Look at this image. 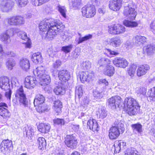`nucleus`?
<instances>
[{"label":"nucleus","mask_w":155,"mask_h":155,"mask_svg":"<svg viewBox=\"0 0 155 155\" xmlns=\"http://www.w3.org/2000/svg\"><path fill=\"white\" fill-rule=\"evenodd\" d=\"M137 92V94L140 95H142L144 96L146 94L147 89L144 87H141L139 89Z\"/></svg>","instance_id":"57"},{"label":"nucleus","mask_w":155,"mask_h":155,"mask_svg":"<svg viewBox=\"0 0 155 155\" xmlns=\"http://www.w3.org/2000/svg\"><path fill=\"white\" fill-rule=\"evenodd\" d=\"M15 61L12 58L8 59L6 62L7 67L8 69L11 70L12 67L15 65Z\"/></svg>","instance_id":"45"},{"label":"nucleus","mask_w":155,"mask_h":155,"mask_svg":"<svg viewBox=\"0 0 155 155\" xmlns=\"http://www.w3.org/2000/svg\"><path fill=\"white\" fill-rule=\"evenodd\" d=\"M61 64V61L60 60H58L53 63L52 66L55 69H57L60 67Z\"/></svg>","instance_id":"56"},{"label":"nucleus","mask_w":155,"mask_h":155,"mask_svg":"<svg viewBox=\"0 0 155 155\" xmlns=\"http://www.w3.org/2000/svg\"><path fill=\"white\" fill-rule=\"evenodd\" d=\"M19 37L23 40L28 41L29 38H28L26 33L23 31H21L19 32Z\"/></svg>","instance_id":"53"},{"label":"nucleus","mask_w":155,"mask_h":155,"mask_svg":"<svg viewBox=\"0 0 155 155\" xmlns=\"http://www.w3.org/2000/svg\"><path fill=\"white\" fill-rule=\"evenodd\" d=\"M45 100L44 96L41 94H37L34 101V104L35 106L43 104Z\"/></svg>","instance_id":"26"},{"label":"nucleus","mask_w":155,"mask_h":155,"mask_svg":"<svg viewBox=\"0 0 155 155\" xmlns=\"http://www.w3.org/2000/svg\"><path fill=\"white\" fill-rule=\"evenodd\" d=\"M82 12L84 16L90 18L95 14V9L93 5H86L82 8Z\"/></svg>","instance_id":"7"},{"label":"nucleus","mask_w":155,"mask_h":155,"mask_svg":"<svg viewBox=\"0 0 155 155\" xmlns=\"http://www.w3.org/2000/svg\"><path fill=\"white\" fill-rule=\"evenodd\" d=\"M122 101L120 97L116 96L109 99L107 101V103L109 108L114 109L117 107L120 108L122 107L120 103Z\"/></svg>","instance_id":"4"},{"label":"nucleus","mask_w":155,"mask_h":155,"mask_svg":"<svg viewBox=\"0 0 155 155\" xmlns=\"http://www.w3.org/2000/svg\"><path fill=\"white\" fill-rule=\"evenodd\" d=\"M31 59L35 63H40L42 62V58L41 53L38 52L33 54Z\"/></svg>","instance_id":"31"},{"label":"nucleus","mask_w":155,"mask_h":155,"mask_svg":"<svg viewBox=\"0 0 155 155\" xmlns=\"http://www.w3.org/2000/svg\"><path fill=\"white\" fill-rule=\"evenodd\" d=\"M146 38L144 36L136 35L133 38L134 42L137 45H142V44L146 41Z\"/></svg>","instance_id":"28"},{"label":"nucleus","mask_w":155,"mask_h":155,"mask_svg":"<svg viewBox=\"0 0 155 155\" xmlns=\"http://www.w3.org/2000/svg\"><path fill=\"white\" fill-rule=\"evenodd\" d=\"M124 105L125 109L130 115H135L140 109V106L138 102L131 97L125 99Z\"/></svg>","instance_id":"1"},{"label":"nucleus","mask_w":155,"mask_h":155,"mask_svg":"<svg viewBox=\"0 0 155 155\" xmlns=\"http://www.w3.org/2000/svg\"><path fill=\"white\" fill-rule=\"evenodd\" d=\"M116 25L111 26L109 28V32L111 34H117Z\"/></svg>","instance_id":"59"},{"label":"nucleus","mask_w":155,"mask_h":155,"mask_svg":"<svg viewBox=\"0 0 155 155\" xmlns=\"http://www.w3.org/2000/svg\"><path fill=\"white\" fill-rule=\"evenodd\" d=\"M110 63L109 59L104 57H101L99 58L97 65L100 66L105 65Z\"/></svg>","instance_id":"39"},{"label":"nucleus","mask_w":155,"mask_h":155,"mask_svg":"<svg viewBox=\"0 0 155 155\" xmlns=\"http://www.w3.org/2000/svg\"><path fill=\"white\" fill-rule=\"evenodd\" d=\"M12 147V141L7 139L2 141L0 144V148L2 151H6Z\"/></svg>","instance_id":"22"},{"label":"nucleus","mask_w":155,"mask_h":155,"mask_svg":"<svg viewBox=\"0 0 155 155\" xmlns=\"http://www.w3.org/2000/svg\"><path fill=\"white\" fill-rule=\"evenodd\" d=\"M150 68L149 66L147 64L139 66L137 70V75L139 77H140L145 75Z\"/></svg>","instance_id":"18"},{"label":"nucleus","mask_w":155,"mask_h":155,"mask_svg":"<svg viewBox=\"0 0 155 155\" xmlns=\"http://www.w3.org/2000/svg\"><path fill=\"white\" fill-rule=\"evenodd\" d=\"M93 96L96 99H100L102 98L103 97L102 92H99L95 90L93 91Z\"/></svg>","instance_id":"55"},{"label":"nucleus","mask_w":155,"mask_h":155,"mask_svg":"<svg viewBox=\"0 0 155 155\" xmlns=\"http://www.w3.org/2000/svg\"><path fill=\"white\" fill-rule=\"evenodd\" d=\"M38 130L42 133H46L48 132L50 129L49 124H46L44 123L40 124L38 127Z\"/></svg>","instance_id":"30"},{"label":"nucleus","mask_w":155,"mask_h":155,"mask_svg":"<svg viewBox=\"0 0 155 155\" xmlns=\"http://www.w3.org/2000/svg\"><path fill=\"white\" fill-rule=\"evenodd\" d=\"M92 37V35L91 34H88L85 35L83 37H80L78 39V44L82 43L84 41L88 40Z\"/></svg>","instance_id":"50"},{"label":"nucleus","mask_w":155,"mask_h":155,"mask_svg":"<svg viewBox=\"0 0 155 155\" xmlns=\"http://www.w3.org/2000/svg\"><path fill=\"white\" fill-rule=\"evenodd\" d=\"M62 26V27L60 28V29H58L54 28H50L46 33L41 34L42 38L48 40H52L54 37L58 34L60 31H62V29L63 28V25Z\"/></svg>","instance_id":"8"},{"label":"nucleus","mask_w":155,"mask_h":155,"mask_svg":"<svg viewBox=\"0 0 155 155\" xmlns=\"http://www.w3.org/2000/svg\"><path fill=\"white\" fill-rule=\"evenodd\" d=\"M114 69L113 66L112 65H108L107 66L104 71V73L105 74L108 76H112L114 73Z\"/></svg>","instance_id":"36"},{"label":"nucleus","mask_w":155,"mask_h":155,"mask_svg":"<svg viewBox=\"0 0 155 155\" xmlns=\"http://www.w3.org/2000/svg\"><path fill=\"white\" fill-rule=\"evenodd\" d=\"M115 144L116 146H120L121 148H124V147L126 146V143H124L122 140H120L115 142Z\"/></svg>","instance_id":"61"},{"label":"nucleus","mask_w":155,"mask_h":155,"mask_svg":"<svg viewBox=\"0 0 155 155\" xmlns=\"http://www.w3.org/2000/svg\"><path fill=\"white\" fill-rule=\"evenodd\" d=\"M73 45L71 44L67 46L62 47L61 50L66 53H68L71 51Z\"/></svg>","instance_id":"51"},{"label":"nucleus","mask_w":155,"mask_h":155,"mask_svg":"<svg viewBox=\"0 0 155 155\" xmlns=\"http://www.w3.org/2000/svg\"><path fill=\"white\" fill-rule=\"evenodd\" d=\"M58 78L60 81L59 83L67 84V82L70 78L68 71L66 69L60 71L58 73Z\"/></svg>","instance_id":"11"},{"label":"nucleus","mask_w":155,"mask_h":155,"mask_svg":"<svg viewBox=\"0 0 155 155\" xmlns=\"http://www.w3.org/2000/svg\"><path fill=\"white\" fill-rule=\"evenodd\" d=\"M92 74L88 71L81 72L80 74V78L81 81L84 83V81H89L93 76Z\"/></svg>","instance_id":"20"},{"label":"nucleus","mask_w":155,"mask_h":155,"mask_svg":"<svg viewBox=\"0 0 155 155\" xmlns=\"http://www.w3.org/2000/svg\"><path fill=\"white\" fill-rule=\"evenodd\" d=\"M83 94V90L81 85L77 86L76 87L75 91V97L78 96L79 98L81 97Z\"/></svg>","instance_id":"42"},{"label":"nucleus","mask_w":155,"mask_h":155,"mask_svg":"<svg viewBox=\"0 0 155 155\" xmlns=\"http://www.w3.org/2000/svg\"><path fill=\"white\" fill-rule=\"evenodd\" d=\"M113 128H115L120 130L122 134L124 132L125 128L124 127V124L121 120H116L114 121L113 126H112Z\"/></svg>","instance_id":"24"},{"label":"nucleus","mask_w":155,"mask_h":155,"mask_svg":"<svg viewBox=\"0 0 155 155\" xmlns=\"http://www.w3.org/2000/svg\"><path fill=\"white\" fill-rule=\"evenodd\" d=\"M80 54V52H78V49H75L72 52L71 56L75 59L77 58Z\"/></svg>","instance_id":"62"},{"label":"nucleus","mask_w":155,"mask_h":155,"mask_svg":"<svg viewBox=\"0 0 155 155\" xmlns=\"http://www.w3.org/2000/svg\"><path fill=\"white\" fill-rule=\"evenodd\" d=\"M15 97L17 100H18L19 102L22 104L25 107H27L28 104V101L26 97L23 89L22 86L18 89L15 92Z\"/></svg>","instance_id":"5"},{"label":"nucleus","mask_w":155,"mask_h":155,"mask_svg":"<svg viewBox=\"0 0 155 155\" xmlns=\"http://www.w3.org/2000/svg\"><path fill=\"white\" fill-rule=\"evenodd\" d=\"M15 2L18 6L23 7L27 4V0H15Z\"/></svg>","instance_id":"52"},{"label":"nucleus","mask_w":155,"mask_h":155,"mask_svg":"<svg viewBox=\"0 0 155 155\" xmlns=\"http://www.w3.org/2000/svg\"><path fill=\"white\" fill-rule=\"evenodd\" d=\"M148 94L150 100L155 101V87L151 88V90L148 91Z\"/></svg>","instance_id":"47"},{"label":"nucleus","mask_w":155,"mask_h":155,"mask_svg":"<svg viewBox=\"0 0 155 155\" xmlns=\"http://www.w3.org/2000/svg\"><path fill=\"white\" fill-rule=\"evenodd\" d=\"M37 143H38V148L40 150H44L46 145L45 139L43 137H39L37 140Z\"/></svg>","instance_id":"37"},{"label":"nucleus","mask_w":155,"mask_h":155,"mask_svg":"<svg viewBox=\"0 0 155 155\" xmlns=\"http://www.w3.org/2000/svg\"><path fill=\"white\" fill-rule=\"evenodd\" d=\"M125 155H140L134 148H129L125 151Z\"/></svg>","instance_id":"44"},{"label":"nucleus","mask_w":155,"mask_h":155,"mask_svg":"<svg viewBox=\"0 0 155 155\" xmlns=\"http://www.w3.org/2000/svg\"><path fill=\"white\" fill-rule=\"evenodd\" d=\"M117 34L124 33L125 30V27L119 24L116 25Z\"/></svg>","instance_id":"48"},{"label":"nucleus","mask_w":155,"mask_h":155,"mask_svg":"<svg viewBox=\"0 0 155 155\" xmlns=\"http://www.w3.org/2000/svg\"><path fill=\"white\" fill-rule=\"evenodd\" d=\"M14 34V29L9 28L0 34V40L4 44H8L11 41L10 37Z\"/></svg>","instance_id":"6"},{"label":"nucleus","mask_w":155,"mask_h":155,"mask_svg":"<svg viewBox=\"0 0 155 155\" xmlns=\"http://www.w3.org/2000/svg\"><path fill=\"white\" fill-rule=\"evenodd\" d=\"M58 11L63 17H65L66 10L64 7L59 6Z\"/></svg>","instance_id":"58"},{"label":"nucleus","mask_w":155,"mask_h":155,"mask_svg":"<svg viewBox=\"0 0 155 155\" xmlns=\"http://www.w3.org/2000/svg\"><path fill=\"white\" fill-rule=\"evenodd\" d=\"M87 127L90 129L94 132L97 131L99 129V127L96 120L90 119L88 120L87 123Z\"/></svg>","instance_id":"16"},{"label":"nucleus","mask_w":155,"mask_h":155,"mask_svg":"<svg viewBox=\"0 0 155 155\" xmlns=\"http://www.w3.org/2000/svg\"><path fill=\"white\" fill-rule=\"evenodd\" d=\"M124 14V15L128 16L131 20H134L137 15V12L135 11L134 8L129 7L125 8Z\"/></svg>","instance_id":"14"},{"label":"nucleus","mask_w":155,"mask_h":155,"mask_svg":"<svg viewBox=\"0 0 155 155\" xmlns=\"http://www.w3.org/2000/svg\"><path fill=\"white\" fill-rule=\"evenodd\" d=\"M121 0H113L110 1L109 7L113 11L119 10L121 6Z\"/></svg>","instance_id":"15"},{"label":"nucleus","mask_w":155,"mask_h":155,"mask_svg":"<svg viewBox=\"0 0 155 155\" xmlns=\"http://www.w3.org/2000/svg\"><path fill=\"white\" fill-rule=\"evenodd\" d=\"M110 42V45L114 47L119 46L121 43L120 38L118 36L112 38Z\"/></svg>","instance_id":"34"},{"label":"nucleus","mask_w":155,"mask_h":155,"mask_svg":"<svg viewBox=\"0 0 155 155\" xmlns=\"http://www.w3.org/2000/svg\"><path fill=\"white\" fill-rule=\"evenodd\" d=\"M124 24L126 26L131 28L136 27L138 25V23L135 21L128 20H125L124 22Z\"/></svg>","instance_id":"43"},{"label":"nucleus","mask_w":155,"mask_h":155,"mask_svg":"<svg viewBox=\"0 0 155 155\" xmlns=\"http://www.w3.org/2000/svg\"><path fill=\"white\" fill-rule=\"evenodd\" d=\"M131 127L134 131H136L139 134H141L143 132L142 126L140 124H133L131 125Z\"/></svg>","instance_id":"40"},{"label":"nucleus","mask_w":155,"mask_h":155,"mask_svg":"<svg viewBox=\"0 0 155 155\" xmlns=\"http://www.w3.org/2000/svg\"><path fill=\"white\" fill-rule=\"evenodd\" d=\"M69 5L71 6H72V8L74 9H76L80 5L81 0H69Z\"/></svg>","instance_id":"41"},{"label":"nucleus","mask_w":155,"mask_h":155,"mask_svg":"<svg viewBox=\"0 0 155 155\" xmlns=\"http://www.w3.org/2000/svg\"><path fill=\"white\" fill-rule=\"evenodd\" d=\"M143 50L148 55H151L155 51V46L152 44L148 45L143 47Z\"/></svg>","instance_id":"32"},{"label":"nucleus","mask_w":155,"mask_h":155,"mask_svg":"<svg viewBox=\"0 0 155 155\" xmlns=\"http://www.w3.org/2000/svg\"><path fill=\"white\" fill-rule=\"evenodd\" d=\"M0 115L4 118H6L10 116V113L6 108H0Z\"/></svg>","instance_id":"38"},{"label":"nucleus","mask_w":155,"mask_h":155,"mask_svg":"<svg viewBox=\"0 0 155 155\" xmlns=\"http://www.w3.org/2000/svg\"><path fill=\"white\" fill-rule=\"evenodd\" d=\"M53 109L58 114L61 112V108L62 107V103L59 100L54 101Z\"/></svg>","instance_id":"27"},{"label":"nucleus","mask_w":155,"mask_h":155,"mask_svg":"<svg viewBox=\"0 0 155 155\" xmlns=\"http://www.w3.org/2000/svg\"><path fill=\"white\" fill-rule=\"evenodd\" d=\"M66 146L71 149L76 148L78 143V140L75 134L67 135L65 138Z\"/></svg>","instance_id":"3"},{"label":"nucleus","mask_w":155,"mask_h":155,"mask_svg":"<svg viewBox=\"0 0 155 155\" xmlns=\"http://www.w3.org/2000/svg\"><path fill=\"white\" fill-rule=\"evenodd\" d=\"M121 134L120 130L115 128L111 127L110 129L108 136L110 140H114L117 138Z\"/></svg>","instance_id":"21"},{"label":"nucleus","mask_w":155,"mask_h":155,"mask_svg":"<svg viewBox=\"0 0 155 155\" xmlns=\"http://www.w3.org/2000/svg\"><path fill=\"white\" fill-rule=\"evenodd\" d=\"M24 135H25L28 139H31V137L34 135V130L31 126L28 125L23 128Z\"/></svg>","instance_id":"23"},{"label":"nucleus","mask_w":155,"mask_h":155,"mask_svg":"<svg viewBox=\"0 0 155 155\" xmlns=\"http://www.w3.org/2000/svg\"><path fill=\"white\" fill-rule=\"evenodd\" d=\"M19 64L21 68L24 70L27 71L29 69L30 64L29 60L26 58H23L20 60Z\"/></svg>","instance_id":"25"},{"label":"nucleus","mask_w":155,"mask_h":155,"mask_svg":"<svg viewBox=\"0 0 155 155\" xmlns=\"http://www.w3.org/2000/svg\"><path fill=\"white\" fill-rule=\"evenodd\" d=\"M7 90H8L5 92V96L8 101H10L12 95V91L11 90L9 89H9H7Z\"/></svg>","instance_id":"60"},{"label":"nucleus","mask_w":155,"mask_h":155,"mask_svg":"<svg viewBox=\"0 0 155 155\" xmlns=\"http://www.w3.org/2000/svg\"><path fill=\"white\" fill-rule=\"evenodd\" d=\"M7 23L10 25L17 26L24 23L23 18L20 16H15L7 18Z\"/></svg>","instance_id":"10"},{"label":"nucleus","mask_w":155,"mask_h":155,"mask_svg":"<svg viewBox=\"0 0 155 155\" xmlns=\"http://www.w3.org/2000/svg\"><path fill=\"white\" fill-rule=\"evenodd\" d=\"M97 115L100 118L104 119L107 115V111L104 107H101L97 112Z\"/></svg>","instance_id":"29"},{"label":"nucleus","mask_w":155,"mask_h":155,"mask_svg":"<svg viewBox=\"0 0 155 155\" xmlns=\"http://www.w3.org/2000/svg\"><path fill=\"white\" fill-rule=\"evenodd\" d=\"M66 85L67 84L60 83V84L54 88V92L56 95H63L65 93Z\"/></svg>","instance_id":"19"},{"label":"nucleus","mask_w":155,"mask_h":155,"mask_svg":"<svg viewBox=\"0 0 155 155\" xmlns=\"http://www.w3.org/2000/svg\"><path fill=\"white\" fill-rule=\"evenodd\" d=\"M14 2L11 0H0V9L4 12L10 11L13 6Z\"/></svg>","instance_id":"9"},{"label":"nucleus","mask_w":155,"mask_h":155,"mask_svg":"<svg viewBox=\"0 0 155 155\" xmlns=\"http://www.w3.org/2000/svg\"><path fill=\"white\" fill-rule=\"evenodd\" d=\"M62 24L54 19L50 18L46 21H43L39 24V28L42 33L47 32L50 28H54L57 29H60L62 27Z\"/></svg>","instance_id":"2"},{"label":"nucleus","mask_w":155,"mask_h":155,"mask_svg":"<svg viewBox=\"0 0 155 155\" xmlns=\"http://www.w3.org/2000/svg\"><path fill=\"white\" fill-rule=\"evenodd\" d=\"M71 127L72 129L75 132L78 131L79 129V125L78 124H72Z\"/></svg>","instance_id":"64"},{"label":"nucleus","mask_w":155,"mask_h":155,"mask_svg":"<svg viewBox=\"0 0 155 155\" xmlns=\"http://www.w3.org/2000/svg\"><path fill=\"white\" fill-rule=\"evenodd\" d=\"M46 71L45 67L40 66L38 67L34 71V74H36L39 77L45 74Z\"/></svg>","instance_id":"33"},{"label":"nucleus","mask_w":155,"mask_h":155,"mask_svg":"<svg viewBox=\"0 0 155 155\" xmlns=\"http://www.w3.org/2000/svg\"><path fill=\"white\" fill-rule=\"evenodd\" d=\"M0 87L2 89L7 90L10 87L9 81L8 78L4 76L0 78Z\"/></svg>","instance_id":"17"},{"label":"nucleus","mask_w":155,"mask_h":155,"mask_svg":"<svg viewBox=\"0 0 155 155\" xmlns=\"http://www.w3.org/2000/svg\"><path fill=\"white\" fill-rule=\"evenodd\" d=\"M41 82L44 85L48 84L51 81L50 76L46 74L39 77Z\"/></svg>","instance_id":"35"},{"label":"nucleus","mask_w":155,"mask_h":155,"mask_svg":"<svg viewBox=\"0 0 155 155\" xmlns=\"http://www.w3.org/2000/svg\"><path fill=\"white\" fill-rule=\"evenodd\" d=\"M113 63L117 67L125 68L128 64L127 61L124 58H116L113 61Z\"/></svg>","instance_id":"13"},{"label":"nucleus","mask_w":155,"mask_h":155,"mask_svg":"<svg viewBox=\"0 0 155 155\" xmlns=\"http://www.w3.org/2000/svg\"><path fill=\"white\" fill-rule=\"evenodd\" d=\"M81 68L84 70H88L91 68V63L89 61H83L81 64Z\"/></svg>","instance_id":"49"},{"label":"nucleus","mask_w":155,"mask_h":155,"mask_svg":"<svg viewBox=\"0 0 155 155\" xmlns=\"http://www.w3.org/2000/svg\"><path fill=\"white\" fill-rule=\"evenodd\" d=\"M38 107L36 108L37 111L40 113H42L44 112L45 110V108L43 107L41 104L37 105Z\"/></svg>","instance_id":"63"},{"label":"nucleus","mask_w":155,"mask_h":155,"mask_svg":"<svg viewBox=\"0 0 155 155\" xmlns=\"http://www.w3.org/2000/svg\"><path fill=\"white\" fill-rule=\"evenodd\" d=\"M37 81L34 76H28L25 79V87L28 88L32 89L36 85Z\"/></svg>","instance_id":"12"},{"label":"nucleus","mask_w":155,"mask_h":155,"mask_svg":"<svg viewBox=\"0 0 155 155\" xmlns=\"http://www.w3.org/2000/svg\"><path fill=\"white\" fill-rule=\"evenodd\" d=\"M136 68L137 66L134 64L131 65L128 68L127 70L128 73L131 77H133L134 76Z\"/></svg>","instance_id":"46"},{"label":"nucleus","mask_w":155,"mask_h":155,"mask_svg":"<svg viewBox=\"0 0 155 155\" xmlns=\"http://www.w3.org/2000/svg\"><path fill=\"white\" fill-rule=\"evenodd\" d=\"M53 122L55 124L58 125H64L65 124V121L62 119L57 118L53 120Z\"/></svg>","instance_id":"54"}]
</instances>
